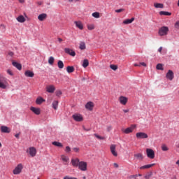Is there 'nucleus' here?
<instances>
[{
    "mask_svg": "<svg viewBox=\"0 0 179 179\" xmlns=\"http://www.w3.org/2000/svg\"><path fill=\"white\" fill-rule=\"evenodd\" d=\"M158 34L161 36H167L169 34V28L167 27H162L158 31Z\"/></svg>",
    "mask_w": 179,
    "mask_h": 179,
    "instance_id": "obj_1",
    "label": "nucleus"
},
{
    "mask_svg": "<svg viewBox=\"0 0 179 179\" xmlns=\"http://www.w3.org/2000/svg\"><path fill=\"white\" fill-rule=\"evenodd\" d=\"M78 167L80 171H87V162L85 161H80Z\"/></svg>",
    "mask_w": 179,
    "mask_h": 179,
    "instance_id": "obj_2",
    "label": "nucleus"
},
{
    "mask_svg": "<svg viewBox=\"0 0 179 179\" xmlns=\"http://www.w3.org/2000/svg\"><path fill=\"white\" fill-rule=\"evenodd\" d=\"M135 128H136V125L135 124H132L130 127H128L127 129H122V132H123V134H132V132H134V129H135Z\"/></svg>",
    "mask_w": 179,
    "mask_h": 179,
    "instance_id": "obj_3",
    "label": "nucleus"
},
{
    "mask_svg": "<svg viewBox=\"0 0 179 179\" xmlns=\"http://www.w3.org/2000/svg\"><path fill=\"white\" fill-rule=\"evenodd\" d=\"M22 170H23V165L22 164H19L13 171V174L17 176V174H20L22 173Z\"/></svg>",
    "mask_w": 179,
    "mask_h": 179,
    "instance_id": "obj_4",
    "label": "nucleus"
},
{
    "mask_svg": "<svg viewBox=\"0 0 179 179\" xmlns=\"http://www.w3.org/2000/svg\"><path fill=\"white\" fill-rule=\"evenodd\" d=\"M137 139H148L149 136L145 132H138L136 134Z\"/></svg>",
    "mask_w": 179,
    "mask_h": 179,
    "instance_id": "obj_5",
    "label": "nucleus"
},
{
    "mask_svg": "<svg viewBox=\"0 0 179 179\" xmlns=\"http://www.w3.org/2000/svg\"><path fill=\"white\" fill-rule=\"evenodd\" d=\"M72 117L74 119V121H76L77 122H82V121H83V116L80 114H74Z\"/></svg>",
    "mask_w": 179,
    "mask_h": 179,
    "instance_id": "obj_6",
    "label": "nucleus"
},
{
    "mask_svg": "<svg viewBox=\"0 0 179 179\" xmlns=\"http://www.w3.org/2000/svg\"><path fill=\"white\" fill-rule=\"evenodd\" d=\"M27 153H29L31 157H34V156L37 155V150H36V148L34 147H31L28 149Z\"/></svg>",
    "mask_w": 179,
    "mask_h": 179,
    "instance_id": "obj_7",
    "label": "nucleus"
},
{
    "mask_svg": "<svg viewBox=\"0 0 179 179\" xmlns=\"http://www.w3.org/2000/svg\"><path fill=\"white\" fill-rule=\"evenodd\" d=\"M147 156L149 159H155V151L150 148L146 149Z\"/></svg>",
    "mask_w": 179,
    "mask_h": 179,
    "instance_id": "obj_8",
    "label": "nucleus"
},
{
    "mask_svg": "<svg viewBox=\"0 0 179 179\" xmlns=\"http://www.w3.org/2000/svg\"><path fill=\"white\" fill-rule=\"evenodd\" d=\"M71 163L73 167H78L80 163V160L79 159V158H73L71 159Z\"/></svg>",
    "mask_w": 179,
    "mask_h": 179,
    "instance_id": "obj_9",
    "label": "nucleus"
},
{
    "mask_svg": "<svg viewBox=\"0 0 179 179\" xmlns=\"http://www.w3.org/2000/svg\"><path fill=\"white\" fill-rule=\"evenodd\" d=\"M119 101L120 104H122V106H126L128 103V98L124 96H121L119 97Z\"/></svg>",
    "mask_w": 179,
    "mask_h": 179,
    "instance_id": "obj_10",
    "label": "nucleus"
},
{
    "mask_svg": "<svg viewBox=\"0 0 179 179\" xmlns=\"http://www.w3.org/2000/svg\"><path fill=\"white\" fill-rule=\"evenodd\" d=\"M115 148H117V146L114 144H112L110 147V149L113 156H115V157H117V156H118V153L115 150Z\"/></svg>",
    "mask_w": 179,
    "mask_h": 179,
    "instance_id": "obj_11",
    "label": "nucleus"
},
{
    "mask_svg": "<svg viewBox=\"0 0 179 179\" xmlns=\"http://www.w3.org/2000/svg\"><path fill=\"white\" fill-rule=\"evenodd\" d=\"M166 79H169V80H172L174 79V73L171 70H169L166 73Z\"/></svg>",
    "mask_w": 179,
    "mask_h": 179,
    "instance_id": "obj_12",
    "label": "nucleus"
},
{
    "mask_svg": "<svg viewBox=\"0 0 179 179\" xmlns=\"http://www.w3.org/2000/svg\"><path fill=\"white\" fill-rule=\"evenodd\" d=\"M64 52H66V54H69V55H71V57H75V55H76V52H75V51L68 48L64 49Z\"/></svg>",
    "mask_w": 179,
    "mask_h": 179,
    "instance_id": "obj_13",
    "label": "nucleus"
},
{
    "mask_svg": "<svg viewBox=\"0 0 179 179\" xmlns=\"http://www.w3.org/2000/svg\"><path fill=\"white\" fill-rule=\"evenodd\" d=\"M93 107H94V103H93V102L92 101L87 103L85 105V108H87V110H89L90 111L93 110Z\"/></svg>",
    "mask_w": 179,
    "mask_h": 179,
    "instance_id": "obj_14",
    "label": "nucleus"
},
{
    "mask_svg": "<svg viewBox=\"0 0 179 179\" xmlns=\"http://www.w3.org/2000/svg\"><path fill=\"white\" fill-rule=\"evenodd\" d=\"M31 111H32V113H35L36 115H40L41 110H40L39 108H34V107H31L30 108Z\"/></svg>",
    "mask_w": 179,
    "mask_h": 179,
    "instance_id": "obj_15",
    "label": "nucleus"
},
{
    "mask_svg": "<svg viewBox=\"0 0 179 179\" xmlns=\"http://www.w3.org/2000/svg\"><path fill=\"white\" fill-rule=\"evenodd\" d=\"M46 92H48V93H54V92H55V87L54 85H48L46 87Z\"/></svg>",
    "mask_w": 179,
    "mask_h": 179,
    "instance_id": "obj_16",
    "label": "nucleus"
},
{
    "mask_svg": "<svg viewBox=\"0 0 179 179\" xmlns=\"http://www.w3.org/2000/svg\"><path fill=\"white\" fill-rule=\"evenodd\" d=\"M1 131L3 132V134H9V132H10V129H9V127L6 126H1Z\"/></svg>",
    "mask_w": 179,
    "mask_h": 179,
    "instance_id": "obj_17",
    "label": "nucleus"
},
{
    "mask_svg": "<svg viewBox=\"0 0 179 179\" xmlns=\"http://www.w3.org/2000/svg\"><path fill=\"white\" fill-rule=\"evenodd\" d=\"M74 24L76 27L79 29L80 30H83V24L80 21H75Z\"/></svg>",
    "mask_w": 179,
    "mask_h": 179,
    "instance_id": "obj_18",
    "label": "nucleus"
},
{
    "mask_svg": "<svg viewBox=\"0 0 179 179\" xmlns=\"http://www.w3.org/2000/svg\"><path fill=\"white\" fill-rule=\"evenodd\" d=\"M38 20H40V22H44V20H45L47 19V14H45V13L40 14L38 16Z\"/></svg>",
    "mask_w": 179,
    "mask_h": 179,
    "instance_id": "obj_19",
    "label": "nucleus"
},
{
    "mask_svg": "<svg viewBox=\"0 0 179 179\" xmlns=\"http://www.w3.org/2000/svg\"><path fill=\"white\" fill-rule=\"evenodd\" d=\"M24 76L27 78H33L34 76V73L33 71L27 70L24 72Z\"/></svg>",
    "mask_w": 179,
    "mask_h": 179,
    "instance_id": "obj_20",
    "label": "nucleus"
},
{
    "mask_svg": "<svg viewBox=\"0 0 179 179\" xmlns=\"http://www.w3.org/2000/svg\"><path fill=\"white\" fill-rule=\"evenodd\" d=\"M3 79H5V77L0 74V87L1 89H6V85L3 83H2V80H3Z\"/></svg>",
    "mask_w": 179,
    "mask_h": 179,
    "instance_id": "obj_21",
    "label": "nucleus"
},
{
    "mask_svg": "<svg viewBox=\"0 0 179 179\" xmlns=\"http://www.w3.org/2000/svg\"><path fill=\"white\" fill-rule=\"evenodd\" d=\"M17 20L19 23H24L26 22V18H24V16L23 15H19L17 17Z\"/></svg>",
    "mask_w": 179,
    "mask_h": 179,
    "instance_id": "obj_22",
    "label": "nucleus"
},
{
    "mask_svg": "<svg viewBox=\"0 0 179 179\" xmlns=\"http://www.w3.org/2000/svg\"><path fill=\"white\" fill-rule=\"evenodd\" d=\"M153 166H156V164L144 165V166L140 167V170H145L146 169H150V167H153Z\"/></svg>",
    "mask_w": 179,
    "mask_h": 179,
    "instance_id": "obj_23",
    "label": "nucleus"
},
{
    "mask_svg": "<svg viewBox=\"0 0 179 179\" xmlns=\"http://www.w3.org/2000/svg\"><path fill=\"white\" fill-rule=\"evenodd\" d=\"M12 64L15 68H17V69H18V71H22V64L16 62H13Z\"/></svg>",
    "mask_w": 179,
    "mask_h": 179,
    "instance_id": "obj_24",
    "label": "nucleus"
},
{
    "mask_svg": "<svg viewBox=\"0 0 179 179\" xmlns=\"http://www.w3.org/2000/svg\"><path fill=\"white\" fill-rule=\"evenodd\" d=\"M154 6L157 9H159H159H163V8H164V5L163 3H155Z\"/></svg>",
    "mask_w": 179,
    "mask_h": 179,
    "instance_id": "obj_25",
    "label": "nucleus"
},
{
    "mask_svg": "<svg viewBox=\"0 0 179 179\" xmlns=\"http://www.w3.org/2000/svg\"><path fill=\"white\" fill-rule=\"evenodd\" d=\"M134 157L138 159V160H143V155L142 153L135 154Z\"/></svg>",
    "mask_w": 179,
    "mask_h": 179,
    "instance_id": "obj_26",
    "label": "nucleus"
},
{
    "mask_svg": "<svg viewBox=\"0 0 179 179\" xmlns=\"http://www.w3.org/2000/svg\"><path fill=\"white\" fill-rule=\"evenodd\" d=\"M66 71L68 73H72L73 72H75V68L72 66H68L66 68Z\"/></svg>",
    "mask_w": 179,
    "mask_h": 179,
    "instance_id": "obj_27",
    "label": "nucleus"
},
{
    "mask_svg": "<svg viewBox=\"0 0 179 179\" xmlns=\"http://www.w3.org/2000/svg\"><path fill=\"white\" fill-rule=\"evenodd\" d=\"M134 20H135L134 17H132L131 19H127L123 22V23L124 24H131Z\"/></svg>",
    "mask_w": 179,
    "mask_h": 179,
    "instance_id": "obj_28",
    "label": "nucleus"
},
{
    "mask_svg": "<svg viewBox=\"0 0 179 179\" xmlns=\"http://www.w3.org/2000/svg\"><path fill=\"white\" fill-rule=\"evenodd\" d=\"M159 15L161 16H171V13L167 12V11H160Z\"/></svg>",
    "mask_w": 179,
    "mask_h": 179,
    "instance_id": "obj_29",
    "label": "nucleus"
},
{
    "mask_svg": "<svg viewBox=\"0 0 179 179\" xmlns=\"http://www.w3.org/2000/svg\"><path fill=\"white\" fill-rule=\"evenodd\" d=\"M52 145H54V146H57V148H63L62 143L58 142V141H54L52 143Z\"/></svg>",
    "mask_w": 179,
    "mask_h": 179,
    "instance_id": "obj_30",
    "label": "nucleus"
},
{
    "mask_svg": "<svg viewBox=\"0 0 179 179\" xmlns=\"http://www.w3.org/2000/svg\"><path fill=\"white\" fill-rule=\"evenodd\" d=\"M44 101H45L44 99H43L42 97H38L37 98L36 103V104H42L43 103H44Z\"/></svg>",
    "mask_w": 179,
    "mask_h": 179,
    "instance_id": "obj_31",
    "label": "nucleus"
},
{
    "mask_svg": "<svg viewBox=\"0 0 179 179\" xmlns=\"http://www.w3.org/2000/svg\"><path fill=\"white\" fill-rule=\"evenodd\" d=\"M88 66H89V60L87 59H85L83 62V67L87 68Z\"/></svg>",
    "mask_w": 179,
    "mask_h": 179,
    "instance_id": "obj_32",
    "label": "nucleus"
},
{
    "mask_svg": "<svg viewBox=\"0 0 179 179\" xmlns=\"http://www.w3.org/2000/svg\"><path fill=\"white\" fill-rule=\"evenodd\" d=\"M79 48L80 50H86V43L85 42H80Z\"/></svg>",
    "mask_w": 179,
    "mask_h": 179,
    "instance_id": "obj_33",
    "label": "nucleus"
},
{
    "mask_svg": "<svg viewBox=\"0 0 179 179\" xmlns=\"http://www.w3.org/2000/svg\"><path fill=\"white\" fill-rule=\"evenodd\" d=\"M62 162H64V163H68V162H69V158L65 155H62Z\"/></svg>",
    "mask_w": 179,
    "mask_h": 179,
    "instance_id": "obj_34",
    "label": "nucleus"
},
{
    "mask_svg": "<svg viewBox=\"0 0 179 179\" xmlns=\"http://www.w3.org/2000/svg\"><path fill=\"white\" fill-rule=\"evenodd\" d=\"M57 66L59 69H62L64 68V62L61 60H59L57 62Z\"/></svg>",
    "mask_w": 179,
    "mask_h": 179,
    "instance_id": "obj_35",
    "label": "nucleus"
},
{
    "mask_svg": "<svg viewBox=\"0 0 179 179\" xmlns=\"http://www.w3.org/2000/svg\"><path fill=\"white\" fill-rule=\"evenodd\" d=\"M52 108L54 110H57L58 108V101H54L52 102Z\"/></svg>",
    "mask_w": 179,
    "mask_h": 179,
    "instance_id": "obj_36",
    "label": "nucleus"
},
{
    "mask_svg": "<svg viewBox=\"0 0 179 179\" xmlns=\"http://www.w3.org/2000/svg\"><path fill=\"white\" fill-rule=\"evenodd\" d=\"M93 17H95V19H99L100 17V13L95 12L92 13Z\"/></svg>",
    "mask_w": 179,
    "mask_h": 179,
    "instance_id": "obj_37",
    "label": "nucleus"
},
{
    "mask_svg": "<svg viewBox=\"0 0 179 179\" xmlns=\"http://www.w3.org/2000/svg\"><path fill=\"white\" fill-rule=\"evenodd\" d=\"M54 57H50L48 59V64H50V65H53L54 64Z\"/></svg>",
    "mask_w": 179,
    "mask_h": 179,
    "instance_id": "obj_38",
    "label": "nucleus"
},
{
    "mask_svg": "<svg viewBox=\"0 0 179 179\" xmlns=\"http://www.w3.org/2000/svg\"><path fill=\"white\" fill-rule=\"evenodd\" d=\"M110 69H113V71H117L118 69V66L115 64H110Z\"/></svg>",
    "mask_w": 179,
    "mask_h": 179,
    "instance_id": "obj_39",
    "label": "nucleus"
},
{
    "mask_svg": "<svg viewBox=\"0 0 179 179\" xmlns=\"http://www.w3.org/2000/svg\"><path fill=\"white\" fill-rule=\"evenodd\" d=\"M152 176H153V173L150 172V173H147V174L145 176L144 178H145V179H150V177H152Z\"/></svg>",
    "mask_w": 179,
    "mask_h": 179,
    "instance_id": "obj_40",
    "label": "nucleus"
},
{
    "mask_svg": "<svg viewBox=\"0 0 179 179\" xmlns=\"http://www.w3.org/2000/svg\"><path fill=\"white\" fill-rule=\"evenodd\" d=\"M157 69H158V71H163V64H158L157 65V67H156Z\"/></svg>",
    "mask_w": 179,
    "mask_h": 179,
    "instance_id": "obj_41",
    "label": "nucleus"
},
{
    "mask_svg": "<svg viewBox=\"0 0 179 179\" xmlns=\"http://www.w3.org/2000/svg\"><path fill=\"white\" fill-rule=\"evenodd\" d=\"M162 150H163V152H167V150H169V148L164 144L162 145Z\"/></svg>",
    "mask_w": 179,
    "mask_h": 179,
    "instance_id": "obj_42",
    "label": "nucleus"
},
{
    "mask_svg": "<svg viewBox=\"0 0 179 179\" xmlns=\"http://www.w3.org/2000/svg\"><path fill=\"white\" fill-rule=\"evenodd\" d=\"M88 30H94V24H91L87 25Z\"/></svg>",
    "mask_w": 179,
    "mask_h": 179,
    "instance_id": "obj_43",
    "label": "nucleus"
},
{
    "mask_svg": "<svg viewBox=\"0 0 179 179\" xmlns=\"http://www.w3.org/2000/svg\"><path fill=\"white\" fill-rule=\"evenodd\" d=\"M94 135L95 138H97V139H101V140L104 139V137H102V136L98 135L97 134H95Z\"/></svg>",
    "mask_w": 179,
    "mask_h": 179,
    "instance_id": "obj_44",
    "label": "nucleus"
},
{
    "mask_svg": "<svg viewBox=\"0 0 179 179\" xmlns=\"http://www.w3.org/2000/svg\"><path fill=\"white\" fill-rule=\"evenodd\" d=\"M63 179H78L77 178H75V177H71V176H66L64 177Z\"/></svg>",
    "mask_w": 179,
    "mask_h": 179,
    "instance_id": "obj_45",
    "label": "nucleus"
},
{
    "mask_svg": "<svg viewBox=\"0 0 179 179\" xmlns=\"http://www.w3.org/2000/svg\"><path fill=\"white\" fill-rule=\"evenodd\" d=\"M7 73L10 75V76H13V72L10 69L7 70Z\"/></svg>",
    "mask_w": 179,
    "mask_h": 179,
    "instance_id": "obj_46",
    "label": "nucleus"
},
{
    "mask_svg": "<svg viewBox=\"0 0 179 179\" xmlns=\"http://www.w3.org/2000/svg\"><path fill=\"white\" fill-rule=\"evenodd\" d=\"M65 152H66V153H69V152H71V147H70V146H66V147Z\"/></svg>",
    "mask_w": 179,
    "mask_h": 179,
    "instance_id": "obj_47",
    "label": "nucleus"
},
{
    "mask_svg": "<svg viewBox=\"0 0 179 179\" xmlns=\"http://www.w3.org/2000/svg\"><path fill=\"white\" fill-rule=\"evenodd\" d=\"M116 13H121V12H124V8H120L115 10Z\"/></svg>",
    "mask_w": 179,
    "mask_h": 179,
    "instance_id": "obj_48",
    "label": "nucleus"
},
{
    "mask_svg": "<svg viewBox=\"0 0 179 179\" xmlns=\"http://www.w3.org/2000/svg\"><path fill=\"white\" fill-rule=\"evenodd\" d=\"M73 152H75L76 153H79L80 149H79V148H73Z\"/></svg>",
    "mask_w": 179,
    "mask_h": 179,
    "instance_id": "obj_49",
    "label": "nucleus"
},
{
    "mask_svg": "<svg viewBox=\"0 0 179 179\" xmlns=\"http://www.w3.org/2000/svg\"><path fill=\"white\" fill-rule=\"evenodd\" d=\"M61 94H62V92H61V90H58L56 92V96H61Z\"/></svg>",
    "mask_w": 179,
    "mask_h": 179,
    "instance_id": "obj_50",
    "label": "nucleus"
},
{
    "mask_svg": "<svg viewBox=\"0 0 179 179\" xmlns=\"http://www.w3.org/2000/svg\"><path fill=\"white\" fill-rule=\"evenodd\" d=\"M175 28L176 29H179V21H177L176 23H175Z\"/></svg>",
    "mask_w": 179,
    "mask_h": 179,
    "instance_id": "obj_51",
    "label": "nucleus"
},
{
    "mask_svg": "<svg viewBox=\"0 0 179 179\" xmlns=\"http://www.w3.org/2000/svg\"><path fill=\"white\" fill-rule=\"evenodd\" d=\"M8 55L10 56V57H13V55H15V54L13 53V52H8Z\"/></svg>",
    "mask_w": 179,
    "mask_h": 179,
    "instance_id": "obj_52",
    "label": "nucleus"
},
{
    "mask_svg": "<svg viewBox=\"0 0 179 179\" xmlns=\"http://www.w3.org/2000/svg\"><path fill=\"white\" fill-rule=\"evenodd\" d=\"M141 65H142V66H146V63H145V62H141V63H140V66H141Z\"/></svg>",
    "mask_w": 179,
    "mask_h": 179,
    "instance_id": "obj_53",
    "label": "nucleus"
},
{
    "mask_svg": "<svg viewBox=\"0 0 179 179\" xmlns=\"http://www.w3.org/2000/svg\"><path fill=\"white\" fill-rule=\"evenodd\" d=\"M113 166H114V167H115L116 169H118V167H119L118 164H117V163H114V164H113Z\"/></svg>",
    "mask_w": 179,
    "mask_h": 179,
    "instance_id": "obj_54",
    "label": "nucleus"
},
{
    "mask_svg": "<svg viewBox=\"0 0 179 179\" xmlns=\"http://www.w3.org/2000/svg\"><path fill=\"white\" fill-rule=\"evenodd\" d=\"M18 1L20 2V3H24V2H26V0H18Z\"/></svg>",
    "mask_w": 179,
    "mask_h": 179,
    "instance_id": "obj_55",
    "label": "nucleus"
},
{
    "mask_svg": "<svg viewBox=\"0 0 179 179\" xmlns=\"http://www.w3.org/2000/svg\"><path fill=\"white\" fill-rule=\"evenodd\" d=\"M15 138H17V139H19V137L20 136V134H17L15 135Z\"/></svg>",
    "mask_w": 179,
    "mask_h": 179,
    "instance_id": "obj_56",
    "label": "nucleus"
},
{
    "mask_svg": "<svg viewBox=\"0 0 179 179\" xmlns=\"http://www.w3.org/2000/svg\"><path fill=\"white\" fill-rule=\"evenodd\" d=\"M57 40H58L59 43H62L64 41V40L61 38H58Z\"/></svg>",
    "mask_w": 179,
    "mask_h": 179,
    "instance_id": "obj_57",
    "label": "nucleus"
},
{
    "mask_svg": "<svg viewBox=\"0 0 179 179\" xmlns=\"http://www.w3.org/2000/svg\"><path fill=\"white\" fill-rule=\"evenodd\" d=\"M111 129H113V128H112L111 127H108L107 128L108 132H110V131Z\"/></svg>",
    "mask_w": 179,
    "mask_h": 179,
    "instance_id": "obj_58",
    "label": "nucleus"
},
{
    "mask_svg": "<svg viewBox=\"0 0 179 179\" xmlns=\"http://www.w3.org/2000/svg\"><path fill=\"white\" fill-rule=\"evenodd\" d=\"M162 50H163V47H160V48L158 49L159 52H162Z\"/></svg>",
    "mask_w": 179,
    "mask_h": 179,
    "instance_id": "obj_59",
    "label": "nucleus"
},
{
    "mask_svg": "<svg viewBox=\"0 0 179 179\" xmlns=\"http://www.w3.org/2000/svg\"><path fill=\"white\" fill-rule=\"evenodd\" d=\"M123 111L124 113H129V109H124Z\"/></svg>",
    "mask_w": 179,
    "mask_h": 179,
    "instance_id": "obj_60",
    "label": "nucleus"
},
{
    "mask_svg": "<svg viewBox=\"0 0 179 179\" xmlns=\"http://www.w3.org/2000/svg\"><path fill=\"white\" fill-rule=\"evenodd\" d=\"M138 177V175H133L131 176V178H136Z\"/></svg>",
    "mask_w": 179,
    "mask_h": 179,
    "instance_id": "obj_61",
    "label": "nucleus"
},
{
    "mask_svg": "<svg viewBox=\"0 0 179 179\" xmlns=\"http://www.w3.org/2000/svg\"><path fill=\"white\" fill-rule=\"evenodd\" d=\"M134 66H141V63H139V64H134Z\"/></svg>",
    "mask_w": 179,
    "mask_h": 179,
    "instance_id": "obj_62",
    "label": "nucleus"
},
{
    "mask_svg": "<svg viewBox=\"0 0 179 179\" xmlns=\"http://www.w3.org/2000/svg\"><path fill=\"white\" fill-rule=\"evenodd\" d=\"M176 148H179V142L176 143Z\"/></svg>",
    "mask_w": 179,
    "mask_h": 179,
    "instance_id": "obj_63",
    "label": "nucleus"
},
{
    "mask_svg": "<svg viewBox=\"0 0 179 179\" xmlns=\"http://www.w3.org/2000/svg\"><path fill=\"white\" fill-rule=\"evenodd\" d=\"M176 164H177L178 166H179V159L176 162Z\"/></svg>",
    "mask_w": 179,
    "mask_h": 179,
    "instance_id": "obj_64",
    "label": "nucleus"
}]
</instances>
